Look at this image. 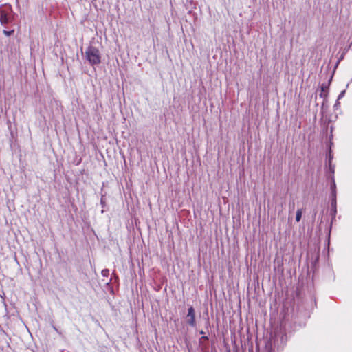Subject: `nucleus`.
Listing matches in <instances>:
<instances>
[{
	"instance_id": "obj_1",
	"label": "nucleus",
	"mask_w": 352,
	"mask_h": 352,
	"mask_svg": "<svg viewBox=\"0 0 352 352\" xmlns=\"http://www.w3.org/2000/svg\"><path fill=\"white\" fill-rule=\"evenodd\" d=\"M85 56L90 64L97 65L101 61L99 50L93 45H89L85 51Z\"/></svg>"
},
{
	"instance_id": "obj_2",
	"label": "nucleus",
	"mask_w": 352,
	"mask_h": 352,
	"mask_svg": "<svg viewBox=\"0 0 352 352\" xmlns=\"http://www.w3.org/2000/svg\"><path fill=\"white\" fill-rule=\"evenodd\" d=\"M187 322L192 327H195L196 324L195 322V309L192 307H190L188 309V314H187Z\"/></svg>"
},
{
	"instance_id": "obj_3",
	"label": "nucleus",
	"mask_w": 352,
	"mask_h": 352,
	"mask_svg": "<svg viewBox=\"0 0 352 352\" xmlns=\"http://www.w3.org/2000/svg\"><path fill=\"white\" fill-rule=\"evenodd\" d=\"M0 22L2 25H6L8 23V17L6 12H1L0 15Z\"/></svg>"
},
{
	"instance_id": "obj_4",
	"label": "nucleus",
	"mask_w": 352,
	"mask_h": 352,
	"mask_svg": "<svg viewBox=\"0 0 352 352\" xmlns=\"http://www.w3.org/2000/svg\"><path fill=\"white\" fill-rule=\"evenodd\" d=\"M329 85L322 84L321 86V97H326Z\"/></svg>"
},
{
	"instance_id": "obj_5",
	"label": "nucleus",
	"mask_w": 352,
	"mask_h": 352,
	"mask_svg": "<svg viewBox=\"0 0 352 352\" xmlns=\"http://www.w3.org/2000/svg\"><path fill=\"white\" fill-rule=\"evenodd\" d=\"M302 211L301 209H298L297 211H296V221L297 222L300 221L301 218H302Z\"/></svg>"
},
{
	"instance_id": "obj_6",
	"label": "nucleus",
	"mask_w": 352,
	"mask_h": 352,
	"mask_svg": "<svg viewBox=\"0 0 352 352\" xmlns=\"http://www.w3.org/2000/svg\"><path fill=\"white\" fill-rule=\"evenodd\" d=\"M13 32V31H4V34L7 36L11 35V34Z\"/></svg>"
}]
</instances>
